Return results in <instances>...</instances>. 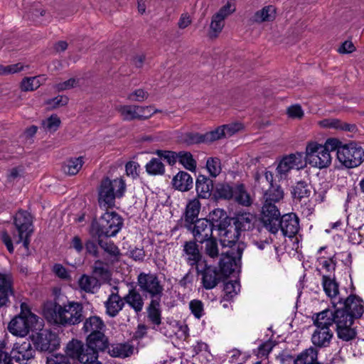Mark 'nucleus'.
I'll use <instances>...</instances> for the list:
<instances>
[{"label":"nucleus","mask_w":364,"mask_h":364,"mask_svg":"<svg viewBox=\"0 0 364 364\" xmlns=\"http://www.w3.org/2000/svg\"><path fill=\"white\" fill-rule=\"evenodd\" d=\"M277 359L282 364H321L318 362V350L314 347L306 349L296 358L284 350L277 356Z\"/></svg>","instance_id":"9d476101"},{"label":"nucleus","mask_w":364,"mask_h":364,"mask_svg":"<svg viewBox=\"0 0 364 364\" xmlns=\"http://www.w3.org/2000/svg\"><path fill=\"white\" fill-rule=\"evenodd\" d=\"M178 162L183 166L191 171L195 172L197 167V162L194 159L192 154L189 151H181L177 154Z\"/></svg>","instance_id":"c03bdc74"},{"label":"nucleus","mask_w":364,"mask_h":364,"mask_svg":"<svg viewBox=\"0 0 364 364\" xmlns=\"http://www.w3.org/2000/svg\"><path fill=\"white\" fill-rule=\"evenodd\" d=\"M338 161L346 168H355L364 161V149L355 141L343 145L338 150Z\"/></svg>","instance_id":"0eeeda50"},{"label":"nucleus","mask_w":364,"mask_h":364,"mask_svg":"<svg viewBox=\"0 0 364 364\" xmlns=\"http://www.w3.org/2000/svg\"><path fill=\"white\" fill-rule=\"evenodd\" d=\"M134 346L127 343L112 344L108 353L113 358H127L134 353Z\"/></svg>","instance_id":"72a5a7b5"},{"label":"nucleus","mask_w":364,"mask_h":364,"mask_svg":"<svg viewBox=\"0 0 364 364\" xmlns=\"http://www.w3.org/2000/svg\"><path fill=\"white\" fill-rule=\"evenodd\" d=\"M105 306L106 307V313L110 317H114L122 309L124 302L118 293H112L109 296L107 301L105 303Z\"/></svg>","instance_id":"c756f323"},{"label":"nucleus","mask_w":364,"mask_h":364,"mask_svg":"<svg viewBox=\"0 0 364 364\" xmlns=\"http://www.w3.org/2000/svg\"><path fill=\"white\" fill-rule=\"evenodd\" d=\"M200 207V202L197 198H194L188 202L181 219V220L183 221L182 227L191 228V225H193L194 222H196V220L198 219Z\"/></svg>","instance_id":"4be33fe9"},{"label":"nucleus","mask_w":364,"mask_h":364,"mask_svg":"<svg viewBox=\"0 0 364 364\" xmlns=\"http://www.w3.org/2000/svg\"><path fill=\"white\" fill-rule=\"evenodd\" d=\"M205 242V253L212 258L217 257L219 255L218 242L216 237L211 236Z\"/></svg>","instance_id":"4d7b16f0"},{"label":"nucleus","mask_w":364,"mask_h":364,"mask_svg":"<svg viewBox=\"0 0 364 364\" xmlns=\"http://www.w3.org/2000/svg\"><path fill=\"white\" fill-rule=\"evenodd\" d=\"M65 355L69 359L77 360L81 363L86 360H88V356H90L88 352H86V347L82 341L73 338L70 341L65 349Z\"/></svg>","instance_id":"6ab92c4d"},{"label":"nucleus","mask_w":364,"mask_h":364,"mask_svg":"<svg viewBox=\"0 0 364 364\" xmlns=\"http://www.w3.org/2000/svg\"><path fill=\"white\" fill-rule=\"evenodd\" d=\"M292 156L284 155L279 160L276 168L277 176H279L280 179L286 178L288 173L294 168H296L294 161L291 160Z\"/></svg>","instance_id":"ea45409f"},{"label":"nucleus","mask_w":364,"mask_h":364,"mask_svg":"<svg viewBox=\"0 0 364 364\" xmlns=\"http://www.w3.org/2000/svg\"><path fill=\"white\" fill-rule=\"evenodd\" d=\"M83 305L80 302L70 301L66 296H56L43 304V314L46 320L55 326L66 327L75 326L85 319Z\"/></svg>","instance_id":"f257e3e1"},{"label":"nucleus","mask_w":364,"mask_h":364,"mask_svg":"<svg viewBox=\"0 0 364 364\" xmlns=\"http://www.w3.org/2000/svg\"><path fill=\"white\" fill-rule=\"evenodd\" d=\"M146 171L149 175H163L165 173L164 164L159 158H153L145 166Z\"/></svg>","instance_id":"09e8293b"},{"label":"nucleus","mask_w":364,"mask_h":364,"mask_svg":"<svg viewBox=\"0 0 364 364\" xmlns=\"http://www.w3.org/2000/svg\"><path fill=\"white\" fill-rule=\"evenodd\" d=\"M206 168L210 178H216L221 172L220 160L216 157L208 158L206 162Z\"/></svg>","instance_id":"5fc2aeb1"},{"label":"nucleus","mask_w":364,"mask_h":364,"mask_svg":"<svg viewBox=\"0 0 364 364\" xmlns=\"http://www.w3.org/2000/svg\"><path fill=\"white\" fill-rule=\"evenodd\" d=\"M198 241L195 239L191 241L185 242L183 245V251L188 255L187 262L191 265H196V267L200 266V262L202 259V255L199 251L198 245H197Z\"/></svg>","instance_id":"cd10ccee"},{"label":"nucleus","mask_w":364,"mask_h":364,"mask_svg":"<svg viewBox=\"0 0 364 364\" xmlns=\"http://www.w3.org/2000/svg\"><path fill=\"white\" fill-rule=\"evenodd\" d=\"M256 216L250 212L234 213L218 235L223 247H237L242 232L251 231L255 228Z\"/></svg>","instance_id":"f03ea898"},{"label":"nucleus","mask_w":364,"mask_h":364,"mask_svg":"<svg viewBox=\"0 0 364 364\" xmlns=\"http://www.w3.org/2000/svg\"><path fill=\"white\" fill-rule=\"evenodd\" d=\"M97 282V279L87 274H82L79 279L78 285L82 291L87 293H93V289Z\"/></svg>","instance_id":"8fccbe9b"},{"label":"nucleus","mask_w":364,"mask_h":364,"mask_svg":"<svg viewBox=\"0 0 364 364\" xmlns=\"http://www.w3.org/2000/svg\"><path fill=\"white\" fill-rule=\"evenodd\" d=\"M262 223L264 227L271 233L276 234V224L281 218L280 212L275 203L264 202L262 210Z\"/></svg>","instance_id":"ddd939ff"},{"label":"nucleus","mask_w":364,"mask_h":364,"mask_svg":"<svg viewBox=\"0 0 364 364\" xmlns=\"http://www.w3.org/2000/svg\"><path fill=\"white\" fill-rule=\"evenodd\" d=\"M292 156L294 164H295L296 169L299 170L304 168L309 161L306 160V154L304 152H296L294 154H288Z\"/></svg>","instance_id":"e2e57ef3"},{"label":"nucleus","mask_w":364,"mask_h":364,"mask_svg":"<svg viewBox=\"0 0 364 364\" xmlns=\"http://www.w3.org/2000/svg\"><path fill=\"white\" fill-rule=\"evenodd\" d=\"M186 228L193 234L194 239L200 243H203L205 240L213 236V232L214 231L208 218H198L196 220L193 225H191V228Z\"/></svg>","instance_id":"4468645a"},{"label":"nucleus","mask_w":364,"mask_h":364,"mask_svg":"<svg viewBox=\"0 0 364 364\" xmlns=\"http://www.w3.org/2000/svg\"><path fill=\"white\" fill-rule=\"evenodd\" d=\"M38 318L36 315H30V317L16 315L9 323L8 330L14 336L24 337L30 331L37 329L36 326L38 324Z\"/></svg>","instance_id":"6e6552de"},{"label":"nucleus","mask_w":364,"mask_h":364,"mask_svg":"<svg viewBox=\"0 0 364 364\" xmlns=\"http://www.w3.org/2000/svg\"><path fill=\"white\" fill-rule=\"evenodd\" d=\"M60 123V119L57 114H53L46 121H43L42 125L46 129L54 132L59 128Z\"/></svg>","instance_id":"13d9d810"},{"label":"nucleus","mask_w":364,"mask_h":364,"mask_svg":"<svg viewBox=\"0 0 364 364\" xmlns=\"http://www.w3.org/2000/svg\"><path fill=\"white\" fill-rule=\"evenodd\" d=\"M235 11V6L231 2L228 1L225 5L222 6L219 11L215 13V18H223L224 20L230 14Z\"/></svg>","instance_id":"69168bd1"},{"label":"nucleus","mask_w":364,"mask_h":364,"mask_svg":"<svg viewBox=\"0 0 364 364\" xmlns=\"http://www.w3.org/2000/svg\"><path fill=\"white\" fill-rule=\"evenodd\" d=\"M132 288L129 290V293L124 296V302L128 304L136 312H140L144 306V300L141 295L136 289V287L133 283L129 284Z\"/></svg>","instance_id":"c85d7f7f"},{"label":"nucleus","mask_w":364,"mask_h":364,"mask_svg":"<svg viewBox=\"0 0 364 364\" xmlns=\"http://www.w3.org/2000/svg\"><path fill=\"white\" fill-rule=\"evenodd\" d=\"M311 193V186L305 181H297L291 186V194L294 200L301 201L309 198Z\"/></svg>","instance_id":"2f4dec72"},{"label":"nucleus","mask_w":364,"mask_h":364,"mask_svg":"<svg viewBox=\"0 0 364 364\" xmlns=\"http://www.w3.org/2000/svg\"><path fill=\"white\" fill-rule=\"evenodd\" d=\"M322 284L323 290L328 296L333 298L338 294L339 286L335 278L331 279L328 276L323 275L322 277Z\"/></svg>","instance_id":"a18cd8bd"},{"label":"nucleus","mask_w":364,"mask_h":364,"mask_svg":"<svg viewBox=\"0 0 364 364\" xmlns=\"http://www.w3.org/2000/svg\"><path fill=\"white\" fill-rule=\"evenodd\" d=\"M246 247L245 242L237 244L236 249L230 247L225 252H222L219 260V271L226 279L240 267L241 257Z\"/></svg>","instance_id":"39448f33"},{"label":"nucleus","mask_w":364,"mask_h":364,"mask_svg":"<svg viewBox=\"0 0 364 364\" xmlns=\"http://www.w3.org/2000/svg\"><path fill=\"white\" fill-rule=\"evenodd\" d=\"M223 291L225 295L223 299L225 301L231 300L240 291V283L237 280L228 281L225 282Z\"/></svg>","instance_id":"603ef678"},{"label":"nucleus","mask_w":364,"mask_h":364,"mask_svg":"<svg viewBox=\"0 0 364 364\" xmlns=\"http://www.w3.org/2000/svg\"><path fill=\"white\" fill-rule=\"evenodd\" d=\"M38 77H25L20 83V89L23 92L33 91L41 85Z\"/></svg>","instance_id":"3c124183"},{"label":"nucleus","mask_w":364,"mask_h":364,"mask_svg":"<svg viewBox=\"0 0 364 364\" xmlns=\"http://www.w3.org/2000/svg\"><path fill=\"white\" fill-rule=\"evenodd\" d=\"M340 299L337 304L343 305L349 313L351 317L354 319L359 318L362 316L364 312L363 301V299L355 294L349 295L343 301Z\"/></svg>","instance_id":"412c9836"},{"label":"nucleus","mask_w":364,"mask_h":364,"mask_svg":"<svg viewBox=\"0 0 364 364\" xmlns=\"http://www.w3.org/2000/svg\"><path fill=\"white\" fill-rule=\"evenodd\" d=\"M213 178L199 174L196 180V191L198 199H210L213 200L215 183Z\"/></svg>","instance_id":"f3484780"},{"label":"nucleus","mask_w":364,"mask_h":364,"mask_svg":"<svg viewBox=\"0 0 364 364\" xmlns=\"http://www.w3.org/2000/svg\"><path fill=\"white\" fill-rule=\"evenodd\" d=\"M277 231L280 229L284 236L292 237L299 230V220L296 213H290L281 216L276 224Z\"/></svg>","instance_id":"dca6fc26"},{"label":"nucleus","mask_w":364,"mask_h":364,"mask_svg":"<svg viewBox=\"0 0 364 364\" xmlns=\"http://www.w3.org/2000/svg\"><path fill=\"white\" fill-rule=\"evenodd\" d=\"M284 193L280 185L274 184L264 192V202L275 203L284 198Z\"/></svg>","instance_id":"a19ab883"},{"label":"nucleus","mask_w":364,"mask_h":364,"mask_svg":"<svg viewBox=\"0 0 364 364\" xmlns=\"http://www.w3.org/2000/svg\"><path fill=\"white\" fill-rule=\"evenodd\" d=\"M332 337L333 333L329 328L325 330L317 328L312 335L311 341L316 347L325 348L329 346Z\"/></svg>","instance_id":"c9c22d12"},{"label":"nucleus","mask_w":364,"mask_h":364,"mask_svg":"<svg viewBox=\"0 0 364 364\" xmlns=\"http://www.w3.org/2000/svg\"><path fill=\"white\" fill-rule=\"evenodd\" d=\"M353 325L349 323L346 326H337L336 332L338 338L344 341H349L354 339L356 337L357 333L354 328H352Z\"/></svg>","instance_id":"49530a36"},{"label":"nucleus","mask_w":364,"mask_h":364,"mask_svg":"<svg viewBox=\"0 0 364 364\" xmlns=\"http://www.w3.org/2000/svg\"><path fill=\"white\" fill-rule=\"evenodd\" d=\"M106 326L102 318L97 316H91L85 319L82 330L85 333H93L105 331Z\"/></svg>","instance_id":"4c0bfd02"},{"label":"nucleus","mask_w":364,"mask_h":364,"mask_svg":"<svg viewBox=\"0 0 364 364\" xmlns=\"http://www.w3.org/2000/svg\"><path fill=\"white\" fill-rule=\"evenodd\" d=\"M23 69V65L21 63L16 64L4 66L0 65V75H6L14 74L21 71Z\"/></svg>","instance_id":"338daca9"},{"label":"nucleus","mask_w":364,"mask_h":364,"mask_svg":"<svg viewBox=\"0 0 364 364\" xmlns=\"http://www.w3.org/2000/svg\"><path fill=\"white\" fill-rule=\"evenodd\" d=\"M319 154L318 159H314V161L311 160V166L320 169L328 167L331 163L330 151L325 147V150L321 149Z\"/></svg>","instance_id":"de8ad7c7"},{"label":"nucleus","mask_w":364,"mask_h":364,"mask_svg":"<svg viewBox=\"0 0 364 364\" xmlns=\"http://www.w3.org/2000/svg\"><path fill=\"white\" fill-rule=\"evenodd\" d=\"M325 150V146H323L322 144H318L316 141H309L308 142L306 147V151L304 152L306 154V160L309 161V164L311 165V160L314 161L315 153L320 152L321 149Z\"/></svg>","instance_id":"6e6d98bb"},{"label":"nucleus","mask_w":364,"mask_h":364,"mask_svg":"<svg viewBox=\"0 0 364 364\" xmlns=\"http://www.w3.org/2000/svg\"><path fill=\"white\" fill-rule=\"evenodd\" d=\"M334 311H333V317H334V323L337 326H343L349 323L350 325H353L354 323V318H350V313L345 308H343V305L341 306H337V304H333Z\"/></svg>","instance_id":"58836bf2"},{"label":"nucleus","mask_w":364,"mask_h":364,"mask_svg":"<svg viewBox=\"0 0 364 364\" xmlns=\"http://www.w3.org/2000/svg\"><path fill=\"white\" fill-rule=\"evenodd\" d=\"M123 225L122 217L114 211L105 213L99 220H92L89 233L92 237L115 236Z\"/></svg>","instance_id":"7ed1b4c3"},{"label":"nucleus","mask_w":364,"mask_h":364,"mask_svg":"<svg viewBox=\"0 0 364 364\" xmlns=\"http://www.w3.org/2000/svg\"><path fill=\"white\" fill-rule=\"evenodd\" d=\"M191 313L196 318H200L204 314L203 304L200 300L193 299L189 303Z\"/></svg>","instance_id":"680f3d73"},{"label":"nucleus","mask_w":364,"mask_h":364,"mask_svg":"<svg viewBox=\"0 0 364 364\" xmlns=\"http://www.w3.org/2000/svg\"><path fill=\"white\" fill-rule=\"evenodd\" d=\"M244 128L241 123H233L224 124L218 127L214 130L210 131L213 141H215L226 137H230Z\"/></svg>","instance_id":"393cba45"},{"label":"nucleus","mask_w":364,"mask_h":364,"mask_svg":"<svg viewBox=\"0 0 364 364\" xmlns=\"http://www.w3.org/2000/svg\"><path fill=\"white\" fill-rule=\"evenodd\" d=\"M155 154L161 159L166 160L168 164L173 166L176 164L177 160V154L173 151L160 150L157 149Z\"/></svg>","instance_id":"052dcab7"},{"label":"nucleus","mask_w":364,"mask_h":364,"mask_svg":"<svg viewBox=\"0 0 364 364\" xmlns=\"http://www.w3.org/2000/svg\"><path fill=\"white\" fill-rule=\"evenodd\" d=\"M84 164L83 157L70 158L62 166V169L66 174L73 176L77 174Z\"/></svg>","instance_id":"79ce46f5"},{"label":"nucleus","mask_w":364,"mask_h":364,"mask_svg":"<svg viewBox=\"0 0 364 364\" xmlns=\"http://www.w3.org/2000/svg\"><path fill=\"white\" fill-rule=\"evenodd\" d=\"M46 364H72L67 355L60 353H52L47 357Z\"/></svg>","instance_id":"0e129e2a"},{"label":"nucleus","mask_w":364,"mask_h":364,"mask_svg":"<svg viewBox=\"0 0 364 364\" xmlns=\"http://www.w3.org/2000/svg\"><path fill=\"white\" fill-rule=\"evenodd\" d=\"M203 263H204L203 269H200V267H196V269L198 275H202V284L205 289H212L221 281L226 279L220 274L217 267L208 265L205 260H203Z\"/></svg>","instance_id":"f8f14e48"},{"label":"nucleus","mask_w":364,"mask_h":364,"mask_svg":"<svg viewBox=\"0 0 364 364\" xmlns=\"http://www.w3.org/2000/svg\"><path fill=\"white\" fill-rule=\"evenodd\" d=\"M171 185L175 190L187 192L193 188V179L186 171H180L173 176Z\"/></svg>","instance_id":"a878e982"},{"label":"nucleus","mask_w":364,"mask_h":364,"mask_svg":"<svg viewBox=\"0 0 364 364\" xmlns=\"http://www.w3.org/2000/svg\"><path fill=\"white\" fill-rule=\"evenodd\" d=\"M235 185L225 181L215 183L213 201L231 200L235 196Z\"/></svg>","instance_id":"b1692460"},{"label":"nucleus","mask_w":364,"mask_h":364,"mask_svg":"<svg viewBox=\"0 0 364 364\" xmlns=\"http://www.w3.org/2000/svg\"><path fill=\"white\" fill-rule=\"evenodd\" d=\"M233 199L239 204L250 206L252 204L250 194L247 192L243 183L235 184V196Z\"/></svg>","instance_id":"37998d69"},{"label":"nucleus","mask_w":364,"mask_h":364,"mask_svg":"<svg viewBox=\"0 0 364 364\" xmlns=\"http://www.w3.org/2000/svg\"><path fill=\"white\" fill-rule=\"evenodd\" d=\"M274 346V344L271 340L262 343L257 348V357H267Z\"/></svg>","instance_id":"774afa93"},{"label":"nucleus","mask_w":364,"mask_h":364,"mask_svg":"<svg viewBox=\"0 0 364 364\" xmlns=\"http://www.w3.org/2000/svg\"><path fill=\"white\" fill-rule=\"evenodd\" d=\"M231 216L228 215L227 212L222 208H215L210 212L208 218V221L211 223L212 228L217 231L218 233L222 230L223 226L225 225L228 219Z\"/></svg>","instance_id":"bb28decb"},{"label":"nucleus","mask_w":364,"mask_h":364,"mask_svg":"<svg viewBox=\"0 0 364 364\" xmlns=\"http://www.w3.org/2000/svg\"><path fill=\"white\" fill-rule=\"evenodd\" d=\"M333 311L326 309L316 314L314 324L317 328L325 330L334 323Z\"/></svg>","instance_id":"473e14b6"},{"label":"nucleus","mask_w":364,"mask_h":364,"mask_svg":"<svg viewBox=\"0 0 364 364\" xmlns=\"http://www.w3.org/2000/svg\"><path fill=\"white\" fill-rule=\"evenodd\" d=\"M139 291L147 293L152 299L161 297L164 287L156 274L141 272L137 277Z\"/></svg>","instance_id":"1a4fd4ad"},{"label":"nucleus","mask_w":364,"mask_h":364,"mask_svg":"<svg viewBox=\"0 0 364 364\" xmlns=\"http://www.w3.org/2000/svg\"><path fill=\"white\" fill-rule=\"evenodd\" d=\"M14 295V281L11 274L0 273V308L10 304L9 297Z\"/></svg>","instance_id":"aec40b11"},{"label":"nucleus","mask_w":364,"mask_h":364,"mask_svg":"<svg viewBox=\"0 0 364 364\" xmlns=\"http://www.w3.org/2000/svg\"><path fill=\"white\" fill-rule=\"evenodd\" d=\"M35 349L41 353L52 354L60 348L58 335L49 329H41L30 336Z\"/></svg>","instance_id":"423d86ee"},{"label":"nucleus","mask_w":364,"mask_h":364,"mask_svg":"<svg viewBox=\"0 0 364 364\" xmlns=\"http://www.w3.org/2000/svg\"><path fill=\"white\" fill-rule=\"evenodd\" d=\"M151 107H144L139 105H123L121 106L118 111L123 117L124 120L132 121L134 119L145 120L151 117V113L149 111V114H140L139 112L149 109Z\"/></svg>","instance_id":"5701e85b"},{"label":"nucleus","mask_w":364,"mask_h":364,"mask_svg":"<svg viewBox=\"0 0 364 364\" xmlns=\"http://www.w3.org/2000/svg\"><path fill=\"white\" fill-rule=\"evenodd\" d=\"M224 26L225 20L220 18H215V14H214L212 17L210 25V38H215L218 37V34L222 31Z\"/></svg>","instance_id":"864d4df0"},{"label":"nucleus","mask_w":364,"mask_h":364,"mask_svg":"<svg viewBox=\"0 0 364 364\" xmlns=\"http://www.w3.org/2000/svg\"><path fill=\"white\" fill-rule=\"evenodd\" d=\"M86 352L92 355L93 358H98L100 352H105L109 348V343L104 331L90 333L86 338Z\"/></svg>","instance_id":"9b49d317"},{"label":"nucleus","mask_w":364,"mask_h":364,"mask_svg":"<svg viewBox=\"0 0 364 364\" xmlns=\"http://www.w3.org/2000/svg\"><path fill=\"white\" fill-rule=\"evenodd\" d=\"M14 225L18 231V239L16 243L19 244L23 240L24 232L33 230V216L27 210L19 209L14 217Z\"/></svg>","instance_id":"2eb2a0df"},{"label":"nucleus","mask_w":364,"mask_h":364,"mask_svg":"<svg viewBox=\"0 0 364 364\" xmlns=\"http://www.w3.org/2000/svg\"><path fill=\"white\" fill-rule=\"evenodd\" d=\"M68 101L69 98L67 96L58 95L55 97L46 100V105L50 106V109H55L59 107L67 105Z\"/></svg>","instance_id":"bf43d9fd"},{"label":"nucleus","mask_w":364,"mask_h":364,"mask_svg":"<svg viewBox=\"0 0 364 364\" xmlns=\"http://www.w3.org/2000/svg\"><path fill=\"white\" fill-rule=\"evenodd\" d=\"M126 184L122 178L112 181L109 177H104L98 188V203L102 204L106 209H112L115 206V198L123 196Z\"/></svg>","instance_id":"20e7f679"},{"label":"nucleus","mask_w":364,"mask_h":364,"mask_svg":"<svg viewBox=\"0 0 364 364\" xmlns=\"http://www.w3.org/2000/svg\"><path fill=\"white\" fill-rule=\"evenodd\" d=\"M177 142L186 146L200 144H211L213 139L211 132H207L205 134H200L196 132H187L181 133L177 136Z\"/></svg>","instance_id":"a211bd4d"},{"label":"nucleus","mask_w":364,"mask_h":364,"mask_svg":"<svg viewBox=\"0 0 364 364\" xmlns=\"http://www.w3.org/2000/svg\"><path fill=\"white\" fill-rule=\"evenodd\" d=\"M161 297L152 299L147 307V317L154 325L159 326L161 323V310L160 309Z\"/></svg>","instance_id":"e433bc0d"},{"label":"nucleus","mask_w":364,"mask_h":364,"mask_svg":"<svg viewBox=\"0 0 364 364\" xmlns=\"http://www.w3.org/2000/svg\"><path fill=\"white\" fill-rule=\"evenodd\" d=\"M276 18V9L274 6L269 5L263 7L256 11L250 18L252 23H261L263 22L273 21Z\"/></svg>","instance_id":"7c9ffc66"},{"label":"nucleus","mask_w":364,"mask_h":364,"mask_svg":"<svg viewBox=\"0 0 364 364\" xmlns=\"http://www.w3.org/2000/svg\"><path fill=\"white\" fill-rule=\"evenodd\" d=\"M102 237H95L98 245L110 256L109 261L112 264L118 262L121 255L119 249L113 242L105 241Z\"/></svg>","instance_id":"f704fd0d"}]
</instances>
